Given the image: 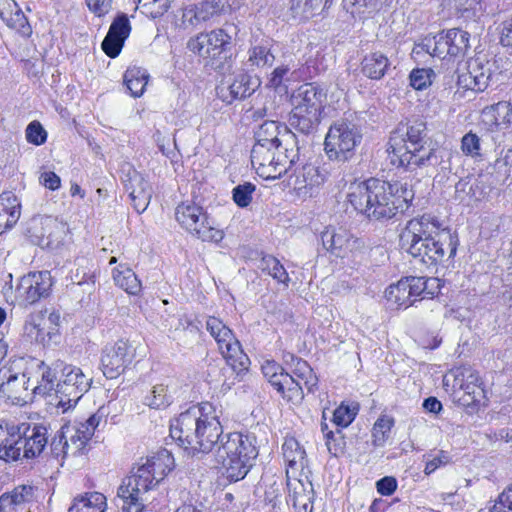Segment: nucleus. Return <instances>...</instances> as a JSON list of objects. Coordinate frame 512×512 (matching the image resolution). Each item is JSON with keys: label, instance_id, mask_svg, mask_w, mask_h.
Instances as JSON below:
<instances>
[{"label": "nucleus", "instance_id": "f257e3e1", "mask_svg": "<svg viewBox=\"0 0 512 512\" xmlns=\"http://www.w3.org/2000/svg\"><path fill=\"white\" fill-rule=\"evenodd\" d=\"M254 138L251 163L260 177L280 178L300 161L299 141L286 125L265 121L255 131Z\"/></svg>", "mask_w": 512, "mask_h": 512}, {"label": "nucleus", "instance_id": "f03ea898", "mask_svg": "<svg viewBox=\"0 0 512 512\" xmlns=\"http://www.w3.org/2000/svg\"><path fill=\"white\" fill-rule=\"evenodd\" d=\"M400 245L427 267H436L456 255L458 236L436 216L423 214L410 219L400 233Z\"/></svg>", "mask_w": 512, "mask_h": 512}, {"label": "nucleus", "instance_id": "7ed1b4c3", "mask_svg": "<svg viewBox=\"0 0 512 512\" xmlns=\"http://www.w3.org/2000/svg\"><path fill=\"white\" fill-rule=\"evenodd\" d=\"M414 199V191L407 181L387 182L370 178L350 187L348 200L355 210L369 219H391L403 212Z\"/></svg>", "mask_w": 512, "mask_h": 512}, {"label": "nucleus", "instance_id": "20e7f679", "mask_svg": "<svg viewBox=\"0 0 512 512\" xmlns=\"http://www.w3.org/2000/svg\"><path fill=\"white\" fill-rule=\"evenodd\" d=\"M222 426L214 415L213 406L201 403L189 407L170 423V439L166 445L175 442L180 448H213L221 438Z\"/></svg>", "mask_w": 512, "mask_h": 512}, {"label": "nucleus", "instance_id": "39448f33", "mask_svg": "<svg viewBox=\"0 0 512 512\" xmlns=\"http://www.w3.org/2000/svg\"><path fill=\"white\" fill-rule=\"evenodd\" d=\"M427 127L423 121L400 123L391 132L387 152L392 165L417 168L438 164L436 150L426 147Z\"/></svg>", "mask_w": 512, "mask_h": 512}, {"label": "nucleus", "instance_id": "423d86ee", "mask_svg": "<svg viewBox=\"0 0 512 512\" xmlns=\"http://www.w3.org/2000/svg\"><path fill=\"white\" fill-rule=\"evenodd\" d=\"M240 28L234 23H225L221 28L200 33L191 38L187 48L202 58L210 59L214 69H223L222 60L230 57L231 48L240 37Z\"/></svg>", "mask_w": 512, "mask_h": 512}, {"label": "nucleus", "instance_id": "0eeeda50", "mask_svg": "<svg viewBox=\"0 0 512 512\" xmlns=\"http://www.w3.org/2000/svg\"><path fill=\"white\" fill-rule=\"evenodd\" d=\"M362 134L358 126L348 119L334 121L326 134L324 150L332 161L345 163L355 154V148L360 144Z\"/></svg>", "mask_w": 512, "mask_h": 512}, {"label": "nucleus", "instance_id": "6e6552de", "mask_svg": "<svg viewBox=\"0 0 512 512\" xmlns=\"http://www.w3.org/2000/svg\"><path fill=\"white\" fill-rule=\"evenodd\" d=\"M175 218L182 228L202 241L218 243L224 237L223 230L217 228L207 212L193 202L179 204Z\"/></svg>", "mask_w": 512, "mask_h": 512}, {"label": "nucleus", "instance_id": "1a4fd4ad", "mask_svg": "<svg viewBox=\"0 0 512 512\" xmlns=\"http://www.w3.org/2000/svg\"><path fill=\"white\" fill-rule=\"evenodd\" d=\"M153 475L147 468H133L130 475L124 477L117 489V496L123 501V508H134L135 512H143L148 494L157 487Z\"/></svg>", "mask_w": 512, "mask_h": 512}, {"label": "nucleus", "instance_id": "9d476101", "mask_svg": "<svg viewBox=\"0 0 512 512\" xmlns=\"http://www.w3.org/2000/svg\"><path fill=\"white\" fill-rule=\"evenodd\" d=\"M91 384L92 378L85 375L81 368L65 364V371L56 384V395L59 398L56 407L62 409L63 413L75 407Z\"/></svg>", "mask_w": 512, "mask_h": 512}, {"label": "nucleus", "instance_id": "9b49d317", "mask_svg": "<svg viewBox=\"0 0 512 512\" xmlns=\"http://www.w3.org/2000/svg\"><path fill=\"white\" fill-rule=\"evenodd\" d=\"M206 329L217 342L220 353L229 365L239 370L247 368L248 357L244 354L232 330L222 320L213 316L208 317Z\"/></svg>", "mask_w": 512, "mask_h": 512}, {"label": "nucleus", "instance_id": "f8f14e48", "mask_svg": "<svg viewBox=\"0 0 512 512\" xmlns=\"http://www.w3.org/2000/svg\"><path fill=\"white\" fill-rule=\"evenodd\" d=\"M106 410L100 407L96 413L91 415L86 421L80 422L72 427L62 428L57 432L51 442V446L63 443V448H67L70 444L76 448H84L92 439L96 430L107 423Z\"/></svg>", "mask_w": 512, "mask_h": 512}, {"label": "nucleus", "instance_id": "ddd939ff", "mask_svg": "<svg viewBox=\"0 0 512 512\" xmlns=\"http://www.w3.org/2000/svg\"><path fill=\"white\" fill-rule=\"evenodd\" d=\"M260 85L258 77L241 69L225 76L216 90L222 101L231 104L235 100L250 97Z\"/></svg>", "mask_w": 512, "mask_h": 512}, {"label": "nucleus", "instance_id": "4468645a", "mask_svg": "<svg viewBox=\"0 0 512 512\" xmlns=\"http://www.w3.org/2000/svg\"><path fill=\"white\" fill-rule=\"evenodd\" d=\"M135 349L127 341L119 340L106 345L102 350L101 369L105 377L114 379L132 363Z\"/></svg>", "mask_w": 512, "mask_h": 512}, {"label": "nucleus", "instance_id": "2eb2a0df", "mask_svg": "<svg viewBox=\"0 0 512 512\" xmlns=\"http://www.w3.org/2000/svg\"><path fill=\"white\" fill-rule=\"evenodd\" d=\"M53 285L49 271L32 272L23 276L17 287L16 297L25 305H32L49 296Z\"/></svg>", "mask_w": 512, "mask_h": 512}, {"label": "nucleus", "instance_id": "dca6fc26", "mask_svg": "<svg viewBox=\"0 0 512 512\" xmlns=\"http://www.w3.org/2000/svg\"><path fill=\"white\" fill-rule=\"evenodd\" d=\"M221 458V473L230 482L242 480L253 466L258 456V450H223Z\"/></svg>", "mask_w": 512, "mask_h": 512}, {"label": "nucleus", "instance_id": "f3484780", "mask_svg": "<svg viewBox=\"0 0 512 512\" xmlns=\"http://www.w3.org/2000/svg\"><path fill=\"white\" fill-rule=\"evenodd\" d=\"M294 172L290 176L289 185L297 191L298 195L312 196L314 189L322 185L326 180V172L320 170L319 167L306 163L303 164L302 159L293 165L288 172L293 168Z\"/></svg>", "mask_w": 512, "mask_h": 512}, {"label": "nucleus", "instance_id": "a211bd4d", "mask_svg": "<svg viewBox=\"0 0 512 512\" xmlns=\"http://www.w3.org/2000/svg\"><path fill=\"white\" fill-rule=\"evenodd\" d=\"M495 61H482L480 58L468 61L467 73L460 76V81L474 91H484L496 76Z\"/></svg>", "mask_w": 512, "mask_h": 512}, {"label": "nucleus", "instance_id": "6ab92c4d", "mask_svg": "<svg viewBox=\"0 0 512 512\" xmlns=\"http://www.w3.org/2000/svg\"><path fill=\"white\" fill-rule=\"evenodd\" d=\"M357 413V406H349L342 403L333 412L332 421L337 426L336 431L328 430V425L326 423H322L321 426L326 438L327 448H331V446H334V448H345L347 443L344 441V436L339 428L349 426L354 421Z\"/></svg>", "mask_w": 512, "mask_h": 512}, {"label": "nucleus", "instance_id": "aec40b11", "mask_svg": "<svg viewBox=\"0 0 512 512\" xmlns=\"http://www.w3.org/2000/svg\"><path fill=\"white\" fill-rule=\"evenodd\" d=\"M131 25L126 14H118L110 25L107 35L102 41L101 47L110 58L117 57L129 37Z\"/></svg>", "mask_w": 512, "mask_h": 512}, {"label": "nucleus", "instance_id": "412c9836", "mask_svg": "<svg viewBox=\"0 0 512 512\" xmlns=\"http://www.w3.org/2000/svg\"><path fill=\"white\" fill-rule=\"evenodd\" d=\"M0 377L3 380L1 390L7 393L8 397L24 403L31 400L34 393L30 389V380L24 373L14 372L12 367H4L0 370Z\"/></svg>", "mask_w": 512, "mask_h": 512}, {"label": "nucleus", "instance_id": "4be33fe9", "mask_svg": "<svg viewBox=\"0 0 512 512\" xmlns=\"http://www.w3.org/2000/svg\"><path fill=\"white\" fill-rule=\"evenodd\" d=\"M125 188L129 192L134 209L143 213L151 200L152 187L142 174L136 170L129 171L125 180Z\"/></svg>", "mask_w": 512, "mask_h": 512}, {"label": "nucleus", "instance_id": "5701e85b", "mask_svg": "<svg viewBox=\"0 0 512 512\" xmlns=\"http://www.w3.org/2000/svg\"><path fill=\"white\" fill-rule=\"evenodd\" d=\"M325 100L326 93L315 83L302 84L291 95V104L293 107L321 113L324 108Z\"/></svg>", "mask_w": 512, "mask_h": 512}, {"label": "nucleus", "instance_id": "b1692460", "mask_svg": "<svg viewBox=\"0 0 512 512\" xmlns=\"http://www.w3.org/2000/svg\"><path fill=\"white\" fill-rule=\"evenodd\" d=\"M32 230L40 246L54 248L61 242L64 226L55 218L47 216L34 220Z\"/></svg>", "mask_w": 512, "mask_h": 512}, {"label": "nucleus", "instance_id": "393cba45", "mask_svg": "<svg viewBox=\"0 0 512 512\" xmlns=\"http://www.w3.org/2000/svg\"><path fill=\"white\" fill-rule=\"evenodd\" d=\"M41 371V383L32 388V392L35 394L45 395L52 390L56 391V384L65 371L64 361L58 359L48 364L41 361L38 365Z\"/></svg>", "mask_w": 512, "mask_h": 512}, {"label": "nucleus", "instance_id": "a878e982", "mask_svg": "<svg viewBox=\"0 0 512 512\" xmlns=\"http://www.w3.org/2000/svg\"><path fill=\"white\" fill-rule=\"evenodd\" d=\"M403 279L407 280V291L410 292L411 298L415 299V302L418 298L420 300L432 299L434 296L440 293L441 285L438 278L409 276Z\"/></svg>", "mask_w": 512, "mask_h": 512}, {"label": "nucleus", "instance_id": "bb28decb", "mask_svg": "<svg viewBox=\"0 0 512 512\" xmlns=\"http://www.w3.org/2000/svg\"><path fill=\"white\" fill-rule=\"evenodd\" d=\"M321 121V112L293 107L288 118L291 128L304 135L316 132Z\"/></svg>", "mask_w": 512, "mask_h": 512}, {"label": "nucleus", "instance_id": "cd10ccee", "mask_svg": "<svg viewBox=\"0 0 512 512\" xmlns=\"http://www.w3.org/2000/svg\"><path fill=\"white\" fill-rule=\"evenodd\" d=\"M140 467L147 468L153 475L157 485L170 473L175 467V460L170 450H158L153 456L148 457L146 462Z\"/></svg>", "mask_w": 512, "mask_h": 512}, {"label": "nucleus", "instance_id": "c85d7f7f", "mask_svg": "<svg viewBox=\"0 0 512 512\" xmlns=\"http://www.w3.org/2000/svg\"><path fill=\"white\" fill-rule=\"evenodd\" d=\"M20 202L12 192L0 195V235L12 228L20 217Z\"/></svg>", "mask_w": 512, "mask_h": 512}, {"label": "nucleus", "instance_id": "c756f323", "mask_svg": "<svg viewBox=\"0 0 512 512\" xmlns=\"http://www.w3.org/2000/svg\"><path fill=\"white\" fill-rule=\"evenodd\" d=\"M321 242L326 251L341 257L351 246V235L344 229L327 228L321 233Z\"/></svg>", "mask_w": 512, "mask_h": 512}, {"label": "nucleus", "instance_id": "7c9ffc66", "mask_svg": "<svg viewBox=\"0 0 512 512\" xmlns=\"http://www.w3.org/2000/svg\"><path fill=\"white\" fill-rule=\"evenodd\" d=\"M24 336L30 341L46 345L55 335V328L46 327L45 318L40 315H30L23 327Z\"/></svg>", "mask_w": 512, "mask_h": 512}, {"label": "nucleus", "instance_id": "2f4dec72", "mask_svg": "<svg viewBox=\"0 0 512 512\" xmlns=\"http://www.w3.org/2000/svg\"><path fill=\"white\" fill-rule=\"evenodd\" d=\"M287 402L299 404L304 399L303 386L300 380H295L294 376L286 372L280 375V378L271 385Z\"/></svg>", "mask_w": 512, "mask_h": 512}, {"label": "nucleus", "instance_id": "473e14b6", "mask_svg": "<svg viewBox=\"0 0 512 512\" xmlns=\"http://www.w3.org/2000/svg\"><path fill=\"white\" fill-rule=\"evenodd\" d=\"M272 43L270 40H262L254 44L248 50V59L246 65L251 68H269L275 62V56L272 52Z\"/></svg>", "mask_w": 512, "mask_h": 512}, {"label": "nucleus", "instance_id": "72a5a7b5", "mask_svg": "<svg viewBox=\"0 0 512 512\" xmlns=\"http://www.w3.org/2000/svg\"><path fill=\"white\" fill-rule=\"evenodd\" d=\"M391 63L382 52H372L366 55L361 62L362 73L370 78L379 80L390 69Z\"/></svg>", "mask_w": 512, "mask_h": 512}, {"label": "nucleus", "instance_id": "f704fd0d", "mask_svg": "<svg viewBox=\"0 0 512 512\" xmlns=\"http://www.w3.org/2000/svg\"><path fill=\"white\" fill-rule=\"evenodd\" d=\"M291 371V376H294L295 380H300L308 393H315L318 389V377L307 361L291 355Z\"/></svg>", "mask_w": 512, "mask_h": 512}, {"label": "nucleus", "instance_id": "c9c22d12", "mask_svg": "<svg viewBox=\"0 0 512 512\" xmlns=\"http://www.w3.org/2000/svg\"><path fill=\"white\" fill-rule=\"evenodd\" d=\"M455 382L460 389L471 396V401L479 402L483 396L482 382L478 372L471 368H463L455 377Z\"/></svg>", "mask_w": 512, "mask_h": 512}, {"label": "nucleus", "instance_id": "e433bc0d", "mask_svg": "<svg viewBox=\"0 0 512 512\" xmlns=\"http://www.w3.org/2000/svg\"><path fill=\"white\" fill-rule=\"evenodd\" d=\"M23 448H45L48 443V429L40 424L21 423Z\"/></svg>", "mask_w": 512, "mask_h": 512}, {"label": "nucleus", "instance_id": "4c0bfd02", "mask_svg": "<svg viewBox=\"0 0 512 512\" xmlns=\"http://www.w3.org/2000/svg\"><path fill=\"white\" fill-rule=\"evenodd\" d=\"M115 284L131 295H138L142 290L140 280L127 265L120 264L113 270Z\"/></svg>", "mask_w": 512, "mask_h": 512}, {"label": "nucleus", "instance_id": "58836bf2", "mask_svg": "<svg viewBox=\"0 0 512 512\" xmlns=\"http://www.w3.org/2000/svg\"><path fill=\"white\" fill-rule=\"evenodd\" d=\"M105 508V496L99 492H92L75 498L68 512H104Z\"/></svg>", "mask_w": 512, "mask_h": 512}, {"label": "nucleus", "instance_id": "ea45409f", "mask_svg": "<svg viewBox=\"0 0 512 512\" xmlns=\"http://www.w3.org/2000/svg\"><path fill=\"white\" fill-rule=\"evenodd\" d=\"M508 102L500 101L485 107L481 112V121L489 131L503 128L502 117L507 114Z\"/></svg>", "mask_w": 512, "mask_h": 512}, {"label": "nucleus", "instance_id": "a19ab883", "mask_svg": "<svg viewBox=\"0 0 512 512\" xmlns=\"http://www.w3.org/2000/svg\"><path fill=\"white\" fill-rule=\"evenodd\" d=\"M332 0H291L290 10L295 16L310 18L319 14Z\"/></svg>", "mask_w": 512, "mask_h": 512}, {"label": "nucleus", "instance_id": "79ce46f5", "mask_svg": "<svg viewBox=\"0 0 512 512\" xmlns=\"http://www.w3.org/2000/svg\"><path fill=\"white\" fill-rule=\"evenodd\" d=\"M407 280L400 279L396 284L390 285L385 292L388 302L395 304L398 308H408L415 303V299L411 298L410 292L406 285Z\"/></svg>", "mask_w": 512, "mask_h": 512}, {"label": "nucleus", "instance_id": "37998d69", "mask_svg": "<svg viewBox=\"0 0 512 512\" xmlns=\"http://www.w3.org/2000/svg\"><path fill=\"white\" fill-rule=\"evenodd\" d=\"M451 57L464 55L469 48L470 34L459 28L445 31Z\"/></svg>", "mask_w": 512, "mask_h": 512}, {"label": "nucleus", "instance_id": "c03bdc74", "mask_svg": "<svg viewBox=\"0 0 512 512\" xmlns=\"http://www.w3.org/2000/svg\"><path fill=\"white\" fill-rule=\"evenodd\" d=\"M148 74L140 68H130L124 74V83L133 97H140L147 85Z\"/></svg>", "mask_w": 512, "mask_h": 512}, {"label": "nucleus", "instance_id": "a18cd8bd", "mask_svg": "<svg viewBox=\"0 0 512 512\" xmlns=\"http://www.w3.org/2000/svg\"><path fill=\"white\" fill-rule=\"evenodd\" d=\"M143 403L152 409H165L172 403V396L167 386L157 384L144 397Z\"/></svg>", "mask_w": 512, "mask_h": 512}, {"label": "nucleus", "instance_id": "49530a36", "mask_svg": "<svg viewBox=\"0 0 512 512\" xmlns=\"http://www.w3.org/2000/svg\"><path fill=\"white\" fill-rule=\"evenodd\" d=\"M230 7L229 0H208L200 4L194 16L197 21H207L215 15L225 13Z\"/></svg>", "mask_w": 512, "mask_h": 512}, {"label": "nucleus", "instance_id": "de8ad7c7", "mask_svg": "<svg viewBox=\"0 0 512 512\" xmlns=\"http://www.w3.org/2000/svg\"><path fill=\"white\" fill-rule=\"evenodd\" d=\"M424 473L430 475L437 469L445 467L453 462V457L448 450H431L430 453L423 455Z\"/></svg>", "mask_w": 512, "mask_h": 512}, {"label": "nucleus", "instance_id": "09e8293b", "mask_svg": "<svg viewBox=\"0 0 512 512\" xmlns=\"http://www.w3.org/2000/svg\"><path fill=\"white\" fill-rule=\"evenodd\" d=\"M259 268L272 276L278 282L287 284L289 282V276L286 272L284 266L280 263L278 259L271 255H266L262 257L259 263Z\"/></svg>", "mask_w": 512, "mask_h": 512}, {"label": "nucleus", "instance_id": "8fccbe9b", "mask_svg": "<svg viewBox=\"0 0 512 512\" xmlns=\"http://www.w3.org/2000/svg\"><path fill=\"white\" fill-rule=\"evenodd\" d=\"M426 51L433 57L445 58L450 56L448 42L445 31H441L432 37H426L423 42Z\"/></svg>", "mask_w": 512, "mask_h": 512}, {"label": "nucleus", "instance_id": "3c124183", "mask_svg": "<svg viewBox=\"0 0 512 512\" xmlns=\"http://www.w3.org/2000/svg\"><path fill=\"white\" fill-rule=\"evenodd\" d=\"M394 420L388 416L380 417L374 424L372 430L373 443L375 446H382L391 431Z\"/></svg>", "mask_w": 512, "mask_h": 512}, {"label": "nucleus", "instance_id": "603ef678", "mask_svg": "<svg viewBox=\"0 0 512 512\" xmlns=\"http://www.w3.org/2000/svg\"><path fill=\"white\" fill-rule=\"evenodd\" d=\"M435 73L432 69L417 68L410 73V85L416 90L426 89L432 83Z\"/></svg>", "mask_w": 512, "mask_h": 512}, {"label": "nucleus", "instance_id": "864d4df0", "mask_svg": "<svg viewBox=\"0 0 512 512\" xmlns=\"http://www.w3.org/2000/svg\"><path fill=\"white\" fill-rule=\"evenodd\" d=\"M3 21L6 22L7 26L17 30L23 35H29L31 32L27 17L18 7L16 11L14 13H10L9 16L6 14V19H3Z\"/></svg>", "mask_w": 512, "mask_h": 512}, {"label": "nucleus", "instance_id": "5fc2aeb1", "mask_svg": "<svg viewBox=\"0 0 512 512\" xmlns=\"http://www.w3.org/2000/svg\"><path fill=\"white\" fill-rule=\"evenodd\" d=\"M461 151L472 158L481 156V139L472 131L466 133L461 140Z\"/></svg>", "mask_w": 512, "mask_h": 512}, {"label": "nucleus", "instance_id": "6e6d98bb", "mask_svg": "<svg viewBox=\"0 0 512 512\" xmlns=\"http://www.w3.org/2000/svg\"><path fill=\"white\" fill-rule=\"evenodd\" d=\"M255 190L256 186L250 182L237 185L232 191L234 202L241 208L247 207Z\"/></svg>", "mask_w": 512, "mask_h": 512}, {"label": "nucleus", "instance_id": "4d7b16f0", "mask_svg": "<svg viewBox=\"0 0 512 512\" xmlns=\"http://www.w3.org/2000/svg\"><path fill=\"white\" fill-rule=\"evenodd\" d=\"M19 425H11L6 426L4 428L3 438H0L1 441L4 440V446H0V448H23L24 441L22 438V433Z\"/></svg>", "mask_w": 512, "mask_h": 512}, {"label": "nucleus", "instance_id": "13d9d810", "mask_svg": "<svg viewBox=\"0 0 512 512\" xmlns=\"http://www.w3.org/2000/svg\"><path fill=\"white\" fill-rule=\"evenodd\" d=\"M25 134L27 141L36 146L44 144L47 140V132L39 121L29 123Z\"/></svg>", "mask_w": 512, "mask_h": 512}, {"label": "nucleus", "instance_id": "bf43d9fd", "mask_svg": "<svg viewBox=\"0 0 512 512\" xmlns=\"http://www.w3.org/2000/svg\"><path fill=\"white\" fill-rule=\"evenodd\" d=\"M45 450H24L23 457L26 459H32L36 457H46V462L49 463L50 466H53L54 463H58L60 466L63 465V460L66 457V450H58L57 453H54V450H50L49 453L42 455Z\"/></svg>", "mask_w": 512, "mask_h": 512}, {"label": "nucleus", "instance_id": "052dcab7", "mask_svg": "<svg viewBox=\"0 0 512 512\" xmlns=\"http://www.w3.org/2000/svg\"><path fill=\"white\" fill-rule=\"evenodd\" d=\"M510 265L503 275L501 298L505 305L512 311V253L509 256Z\"/></svg>", "mask_w": 512, "mask_h": 512}, {"label": "nucleus", "instance_id": "680f3d73", "mask_svg": "<svg viewBox=\"0 0 512 512\" xmlns=\"http://www.w3.org/2000/svg\"><path fill=\"white\" fill-rule=\"evenodd\" d=\"M489 512H512V485L498 496Z\"/></svg>", "mask_w": 512, "mask_h": 512}, {"label": "nucleus", "instance_id": "e2e57ef3", "mask_svg": "<svg viewBox=\"0 0 512 512\" xmlns=\"http://www.w3.org/2000/svg\"><path fill=\"white\" fill-rule=\"evenodd\" d=\"M262 373L268 382L272 385L274 381L280 378L281 374L286 373L284 368L274 360H266L261 366Z\"/></svg>", "mask_w": 512, "mask_h": 512}, {"label": "nucleus", "instance_id": "0e129e2a", "mask_svg": "<svg viewBox=\"0 0 512 512\" xmlns=\"http://www.w3.org/2000/svg\"><path fill=\"white\" fill-rule=\"evenodd\" d=\"M288 73H289L288 66L281 65V66L276 67L272 71V73L268 79L267 86L274 88L275 90L281 91V88H282L284 82L289 80L287 77Z\"/></svg>", "mask_w": 512, "mask_h": 512}, {"label": "nucleus", "instance_id": "69168bd1", "mask_svg": "<svg viewBox=\"0 0 512 512\" xmlns=\"http://www.w3.org/2000/svg\"><path fill=\"white\" fill-rule=\"evenodd\" d=\"M284 461L289 468H294L299 462L303 469L307 466L306 450H285Z\"/></svg>", "mask_w": 512, "mask_h": 512}, {"label": "nucleus", "instance_id": "338daca9", "mask_svg": "<svg viewBox=\"0 0 512 512\" xmlns=\"http://www.w3.org/2000/svg\"><path fill=\"white\" fill-rule=\"evenodd\" d=\"M174 512H208L204 502L196 496H190Z\"/></svg>", "mask_w": 512, "mask_h": 512}, {"label": "nucleus", "instance_id": "774afa93", "mask_svg": "<svg viewBox=\"0 0 512 512\" xmlns=\"http://www.w3.org/2000/svg\"><path fill=\"white\" fill-rule=\"evenodd\" d=\"M376 488L379 494L390 496L397 489V481L394 477L385 476L376 482Z\"/></svg>", "mask_w": 512, "mask_h": 512}]
</instances>
